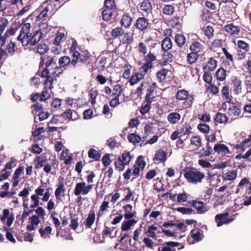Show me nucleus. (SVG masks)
Returning <instances> with one entry per match:
<instances>
[{"instance_id": "f257e3e1", "label": "nucleus", "mask_w": 251, "mask_h": 251, "mask_svg": "<svg viewBox=\"0 0 251 251\" xmlns=\"http://www.w3.org/2000/svg\"><path fill=\"white\" fill-rule=\"evenodd\" d=\"M30 28L31 25L28 23L21 25L20 33L17 39L21 42L24 47L34 46L40 41L42 37V33L40 30L31 33Z\"/></svg>"}, {"instance_id": "f03ea898", "label": "nucleus", "mask_w": 251, "mask_h": 251, "mask_svg": "<svg viewBox=\"0 0 251 251\" xmlns=\"http://www.w3.org/2000/svg\"><path fill=\"white\" fill-rule=\"evenodd\" d=\"M155 45L154 41L151 37L145 40L144 43H142V53L147 54L143 58L145 63L142 65V70L145 73L152 67V62L156 60L154 51Z\"/></svg>"}, {"instance_id": "7ed1b4c3", "label": "nucleus", "mask_w": 251, "mask_h": 251, "mask_svg": "<svg viewBox=\"0 0 251 251\" xmlns=\"http://www.w3.org/2000/svg\"><path fill=\"white\" fill-rule=\"evenodd\" d=\"M60 2V0H46L43 2L36 10L39 13L36 21L44 22L50 19L52 11Z\"/></svg>"}, {"instance_id": "20e7f679", "label": "nucleus", "mask_w": 251, "mask_h": 251, "mask_svg": "<svg viewBox=\"0 0 251 251\" xmlns=\"http://www.w3.org/2000/svg\"><path fill=\"white\" fill-rule=\"evenodd\" d=\"M71 65L76 70H80L84 65L90 63L92 55L89 52L85 50L79 52L74 51L72 54Z\"/></svg>"}, {"instance_id": "39448f33", "label": "nucleus", "mask_w": 251, "mask_h": 251, "mask_svg": "<svg viewBox=\"0 0 251 251\" xmlns=\"http://www.w3.org/2000/svg\"><path fill=\"white\" fill-rule=\"evenodd\" d=\"M183 176L187 181L193 184L201 183L205 178L203 172L193 167H185L182 171Z\"/></svg>"}, {"instance_id": "423d86ee", "label": "nucleus", "mask_w": 251, "mask_h": 251, "mask_svg": "<svg viewBox=\"0 0 251 251\" xmlns=\"http://www.w3.org/2000/svg\"><path fill=\"white\" fill-rule=\"evenodd\" d=\"M141 226H140L138 229H136L134 232V235L133 237V241H131L130 238L127 234H124L120 239V242L121 244H125L127 245V241L130 245L131 250L136 251L141 250V243L138 241L139 233V231H141Z\"/></svg>"}, {"instance_id": "0eeeda50", "label": "nucleus", "mask_w": 251, "mask_h": 251, "mask_svg": "<svg viewBox=\"0 0 251 251\" xmlns=\"http://www.w3.org/2000/svg\"><path fill=\"white\" fill-rule=\"evenodd\" d=\"M176 97L177 100H186L184 104L187 107H190L194 100L193 96L189 95V92L184 89L178 90L176 93Z\"/></svg>"}, {"instance_id": "6e6552de", "label": "nucleus", "mask_w": 251, "mask_h": 251, "mask_svg": "<svg viewBox=\"0 0 251 251\" xmlns=\"http://www.w3.org/2000/svg\"><path fill=\"white\" fill-rule=\"evenodd\" d=\"M16 165L17 160L13 158H11L10 161L6 163L4 168L0 171L2 174L0 175V181L8 179L11 175V172L8 171V170H11L15 168Z\"/></svg>"}, {"instance_id": "1a4fd4ad", "label": "nucleus", "mask_w": 251, "mask_h": 251, "mask_svg": "<svg viewBox=\"0 0 251 251\" xmlns=\"http://www.w3.org/2000/svg\"><path fill=\"white\" fill-rule=\"evenodd\" d=\"M230 85L231 90L235 95H238L242 93V81L239 77L232 76L230 78Z\"/></svg>"}, {"instance_id": "9d476101", "label": "nucleus", "mask_w": 251, "mask_h": 251, "mask_svg": "<svg viewBox=\"0 0 251 251\" xmlns=\"http://www.w3.org/2000/svg\"><path fill=\"white\" fill-rule=\"evenodd\" d=\"M92 189V185L86 186V183L84 181L78 182L75 185L74 193L76 196H79L81 194L84 195L87 194Z\"/></svg>"}, {"instance_id": "9b49d317", "label": "nucleus", "mask_w": 251, "mask_h": 251, "mask_svg": "<svg viewBox=\"0 0 251 251\" xmlns=\"http://www.w3.org/2000/svg\"><path fill=\"white\" fill-rule=\"evenodd\" d=\"M188 203L197 210L198 214H204L208 210V208L206 204L201 201L193 200L188 201Z\"/></svg>"}, {"instance_id": "f8f14e48", "label": "nucleus", "mask_w": 251, "mask_h": 251, "mask_svg": "<svg viewBox=\"0 0 251 251\" xmlns=\"http://www.w3.org/2000/svg\"><path fill=\"white\" fill-rule=\"evenodd\" d=\"M176 128L180 132V136L187 135L188 137L190 134L193 133L192 127L189 123H181L177 126Z\"/></svg>"}, {"instance_id": "ddd939ff", "label": "nucleus", "mask_w": 251, "mask_h": 251, "mask_svg": "<svg viewBox=\"0 0 251 251\" xmlns=\"http://www.w3.org/2000/svg\"><path fill=\"white\" fill-rule=\"evenodd\" d=\"M36 75H39L42 78H46L44 82V87L48 88L50 90H51L53 88L52 84L54 81V78L50 75V72L48 73V74H44V75H43L42 71L40 73L39 70H38L36 73Z\"/></svg>"}, {"instance_id": "4468645a", "label": "nucleus", "mask_w": 251, "mask_h": 251, "mask_svg": "<svg viewBox=\"0 0 251 251\" xmlns=\"http://www.w3.org/2000/svg\"><path fill=\"white\" fill-rule=\"evenodd\" d=\"M204 47L203 45L197 40L192 39L189 50L191 51L201 54L203 52Z\"/></svg>"}, {"instance_id": "2eb2a0df", "label": "nucleus", "mask_w": 251, "mask_h": 251, "mask_svg": "<svg viewBox=\"0 0 251 251\" xmlns=\"http://www.w3.org/2000/svg\"><path fill=\"white\" fill-rule=\"evenodd\" d=\"M57 58L56 56H52L51 59H50V60L45 62V67L42 71L43 75L44 74H48V73L54 68L55 65L57 64Z\"/></svg>"}, {"instance_id": "dca6fc26", "label": "nucleus", "mask_w": 251, "mask_h": 251, "mask_svg": "<svg viewBox=\"0 0 251 251\" xmlns=\"http://www.w3.org/2000/svg\"><path fill=\"white\" fill-rule=\"evenodd\" d=\"M251 142V134L248 136V138H244L243 137L242 140L238 141L237 144L235 145L234 148L236 150H241L242 151H244L245 149L249 147V143Z\"/></svg>"}, {"instance_id": "f3484780", "label": "nucleus", "mask_w": 251, "mask_h": 251, "mask_svg": "<svg viewBox=\"0 0 251 251\" xmlns=\"http://www.w3.org/2000/svg\"><path fill=\"white\" fill-rule=\"evenodd\" d=\"M154 98L152 94H147L145 100L146 103L144 106L142 105V115L149 112L151 108V103L153 101Z\"/></svg>"}, {"instance_id": "a211bd4d", "label": "nucleus", "mask_w": 251, "mask_h": 251, "mask_svg": "<svg viewBox=\"0 0 251 251\" xmlns=\"http://www.w3.org/2000/svg\"><path fill=\"white\" fill-rule=\"evenodd\" d=\"M180 245L178 242L173 241L166 242L163 244L162 247L158 249V251H176L175 249H172V247H178Z\"/></svg>"}, {"instance_id": "6ab92c4d", "label": "nucleus", "mask_w": 251, "mask_h": 251, "mask_svg": "<svg viewBox=\"0 0 251 251\" xmlns=\"http://www.w3.org/2000/svg\"><path fill=\"white\" fill-rule=\"evenodd\" d=\"M29 224L26 226V229L28 231H31L35 229V227L40 223V218L36 215H32L29 219Z\"/></svg>"}, {"instance_id": "aec40b11", "label": "nucleus", "mask_w": 251, "mask_h": 251, "mask_svg": "<svg viewBox=\"0 0 251 251\" xmlns=\"http://www.w3.org/2000/svg\"><path fill=\"white\" fill-rule=\"evenodd\" d=\"M218 65V61L213 57L208 58L207 64L205 66H203V70H207L209 71H213L215 70Z\"/></svg>"}, {"instance_id": "412c9836", "label": "nucleus", "mask_w": 251, "mask_h": 251, "mask_svg": "<svg viewBox=\"0 0 251 251\" xmlns=\"http://www.w3.org/2000/svg\"><path fill=\"white\" fill-rule=\"evenodd\" d=\"M190 234L193 239L197 242L201 240L203 237V230L199 228L192 229Z\"/></svg>"}, {"instance_id": "4be33fe9", "label": "nucleus", "mask_w": 251, "mask_h": 251, "mask_svg": "<svg viewBox=\"0 0 251 251\" xmlns=\"http://www.w3.org/2000/svg\"><path fill=\"white\" fill-rule=\"evenodd\" d=\"M116 229L115 227H109L107 225L106 222L104 223V229L102 231V236L103 238L104 237H110L111 238H113L115 236V234L113 235L112 234L113 231Z\"/></svg>"}, {"instance_id": "5701e85b", "label": "nucleus", "mask_w": 251, "mask_h": 251, "mask_svg": "<svg viewBox=\"0 0 251 251\" xmlns=\"http://www.w3.org/2000/svg\"><path fill=\"white\" fill-rule=\"evenodd\" d=\"M61 116L66 119L72 121H75L78 118V115L76 111L72 110L70 109H67L61 114Z\"/></svg>"}, {"instance_id": "b1692460", "label": "nucleus", "mask_w": 251, "mask_h": 251, "mask_svg": "<svg viewBox=\"0 0 251 251\" xmlns=\"http://www.w3.org/2000/svg\"><path fill=\"white\" fill-rule=\"evenodd\" d=\"M213 150L212 149L210 143L206 142L205 148H202L198 152L200 157L203 156H208L212 153Z\"/></svg>"}, {"instance_id": "393cba45", "label": "nucleus", "mask_w": 251, "mask_h": 251, "mask_svg": "<svg viewBox=\"0 0 251 251\" xmlns=\"http://www.w3.org/2000/svg\"><path fill=\"white\" fill-rule=\"evenodd\" d=\"M222 97L227 103H230L232 100V97L229 94V86H224L222 90Z\"/></svg>"}, {"instance_id": "a878e982", "label": "nucleus", "mask_w": 251, "mask_h": 251, "mask_svg": "<svg viewBox=\"0 0 251 251\" xmlns=\"http://www.w3.org/2000/svg\"><path fill=\"white\" fill-rule=\"evenodd\" d=\"M95 213L94 211H91L88 214L87 218L84 221L85 228H90L94 224L95 221Z\"/></svg>"}, {"instance_id": "bb28decb", "label": "nucleus", "mask_w": 251, "mask_h": 251, "mask_svg": "<svg viewBox=\"0 0 251 251\" xmlns=\"http://www.w3.org/2000/svg\"><path fill=\"white\" fill-rule=\"evenodd\" d=\"M66 191L65 186L63 182H59L58 186L55 191V196L57 201L61 200V196H63Z\"/></svg>"}, {"instance_id": "cd10ccee", "label": "nucleus", "mask_w": 251, "mask_h": 251, "mask_svg": "<svg viewBox=\"0 0 251 251\" xmlns=\"http://www.w3.org/2000/svg\"><path fill=\"white\" fill-rule=\"evenodd\" d=\"M213 150L218 154L224 153L227 154L230 153V151L228 147L223 144H216L215 145Z\"/></svg>"}, {"instance_id": "c85d7f7f", "label": "nucleus", "mask_w": 251, "mask_h": 251, "mask_svg": "<svg viewBox=\"0 0 251 251\" xmlns=\"http://www.w3.org/2000/svg\"><path fill=\"white\" fill-rule=\"evenodd\" d=\"M52 231V227L47 226L44 227L43 226L39 229V232L41 237L43 238H50Z\"/></svg>"}, {"instance_id": "c756f323", "label": "nucleus", "mask_w": 251, "mask_h": 251, "mask_svg": "<svg viewBox=\"0 0 251 251\" xmlns=\"http://www.w3.org/2000/svg\"><path fill=\"white\" fill-rule=\"evenodd\" d=\"M225 30L232 35H237L240 31V28L233 25L230 24L225 26Z\"/></svg>"}, {"instance_id": "7c9ffc66", "label": "nucleus", "mask_w": 251, "mask_h": 251, "mask_svg": "<svg viewBox=\"0 0 251 251\" xmlns=\"http://www.w3.org/2000/svg\"><path fill=\"white\" fill-rule=\"evenodd\" d=\"M125 210L124 215L126 219H130L134 216V212H132V206L130 204H126L123 207Z\"/></svg>"}, {"instance_id": "2f4dec72", "label": "nucleus", "mask_w": 251, "mask_h": 251, "mask_svg": "<svg viewBox=\"0 0 251 251\" xmlns=\"http://www.w3.org/2000/svg\"><path fill=\"white\" fill-rule=\"evenodd\" d=\"M181 119V115L177 112H171L167 116L168 121L172 124H176L178 123Z\"/></svg>"}, {"instance_id": "473e14b6", "label": "nucleus", "mask_w": 251, "mask_h": 251, "mask_svg": "<svg viewBox=\"0 0 251 251\" xmlns=\"http://www.w3.org/2000/svg\"><path fill=\"white\" fill-rule=\"evenodd\" d=\"M167 152L162 149H159L155 152L154 159L159 162H165L166 160Z\"/></svg>"}, {"instance_id": "72a5a7b5", "label": "nucleus", "mask_w": 251, "mask_h": 251, "mask_svg": "<svg viewBox=\"0 0 251 251\" xmlns=\"http://www.w3.org/2000/svg\"><path fill=\"white\" fill-rule=\"evenodd\" d=\"M109 207V202L108 201H104L101 205L100 206V210L97 213V223L100 221V217H101L104 213V212L106 211L107 208Z\"/></svg>"}, {"instance_id": "f704fd0d", "label": "nucleus", "mask_w": 251, "mask_h": 251, "mask_svg": "<svg viewBox=\"0 0 251 251\" xmlns=\"http://www.w3.org/2000/svg\"><path fill=\"white\" fill-rule=\"evenodd\" d=\"M241 109L235 105H232L228 109L227 113L228 115L232 116L235 117H238L241 113Z\"/></svg>"}, {"instance_id": "c9c22d12", "label": "nucleus", "mask_w": 251, "mask_h": 251, "mask_svg": "<svg viewBox=\"0 0 251 251\" xmlns=\"http://www.w3.org/2000/svg\"><path fill=\"white\" fill-rule=\"evenodd\" d=\"M47 160L45 157L43 156H37L34 160V163H36L35 165V168L36 169L44 166L46 164Z\"/></svg>"}, {"instance_id": "e433bc0d", "label": "nucleus", "mask_w": 251, "mask_h": 251, "mask_svg": "<svg viewBox=\"0 0 251 251\" xmlns=\"http://www.w3.org/2000/svg\"><path fill=\"white\" fill-rule=\"evenodd\" d=\"M88 157L95 161H99L100 158V153L94 149H90L88 152Z\"/></svg>"}, {"instance_id": "4c0bfd02", "label": "nucleus", "mask_w": 251, "mask_h": 251, "mask_svg": "<svg viewBox=\"0 0 251 251\" xmlns=\"http://www.w3.org/2000/svg\"><path fill=\"white\" fill-rule=\"evenodd\" d=\"M216 76L219 81L225 80L226 76V71L222 67L218 69L216 72Z\"/></svg>"}, {"instance_id": "58836bf2", "label": "nucleus", "mask_w": 251, "mask_h": 251, "mask_svg": "<svg viewBox=\"0 0 251 251\" xmlns=\"http://www.w3.org/2000/svg\"><path fill=\"white\" fill-rule=\"evenodd\" d=\"M214 120L220 124H226L227 123L228 118L225 114L218 112L215 115Z\"/></svg>"}, {"instance_id": "ea45409f", "label": "nucleus", "mask_w": 251, "mask_h": 251, "mask_svg": "<svg viewBox=\"0 0 251 251\" xmlns=\"http://www.w3.org/2000/svg\"><path fill=\"white\" fill-rule=\"evenodd\" d=\"M137 221L134 219H129L128 221L123 222L121 226L122 230L124 231L128 230Z\"/></svg>"}, {"instance_id": "a19ab883", "label": "nucleus", "mask_w": 251, "mask_h": 251, "mask_svg": "<svg viewBox=\"0 0 251 251\" xmlns=\"http://www.w3.org/2000/svg\"><path fill=\"white\" fill-rule=\"evenodd\" d=\"M162 49L164 51H168L172 47V42L170 38L166 37L161 43Z\"/></svg>"}, {"instance_id": "79ce46f5", "label": "nucleus", "mask_w": 251, "mask_h": 251, "mask_svg": "<svg viewBox=\"0 0 251 251\" xmlns=\"http://www.w3.org/2000/svg\"><path fill=\"white\" fill-rule=\"evenodd\" d=\"M200 54H198L194 52L191 51V52L187 54V62L192 65L194 64L198 59Z\"/></svg>"}, {"instance_id": "37998d69", "label": "nucleus", "mask_w": 251, "mask_h": 251, "mask_svg": "<svg viewBox=\"0 0 251 251\" xmlns=\"http://www.w3.org/2000/svg\"><path fill=\"white\" fill-rule=\"evenodd\" d=\"M48 89L44 87L42 92L39 93L40 101L45 102L51 98V94Z\"/></svg>"}, {"instance_id": "c03bdc74", "label": "nucleus", "mask_w": 251, "mask_h": 251, "mask_svg": "<svg viewBox=\"0 0 251 251\" xmlns=\"http://www.w3.org/2000/svg\"><path fill=\"white\" fill-rule=\"evenodd\" d=\"M168 71V70L163 68L157 72L156 76L160 82H163L165 79Z\"/></svg>"}, {"instance_id": "a18cd8bd", "label": "nucleus", "mask_w": 251, "mask_h": 251, "mask_svg": "<svg viewBox=\"0 0 251 251\" xmlns=\"http://www.w3.org/2000/svg\"><path fill=\"white\" fill-rule=\"evenodd\" d=\"M49 50V48L47 44L46 43H40L37 45L36 52L41 55H44Z\"/></svg>"}, {"instance_id": "49530a36", "label": "nucleus", "mask_w": 251, "mask_h": 251, "mask_svg": "<svg viewBox=\"0 0 251 251\" xmlns=\"http://www.w3.org/2000/svg\"><path fill=\"white\" fill-rule=\"evenodd\" d=\"M132 18L128 14H124L121 19V25L125 27H128L131 23Z\"/></svg>"}, {"instance_id": "de8ad7c7", "label": "nucleus", "mask_w": 251, "mask_h": 251, "mask_svg": "<svg viewBox=\"0 0 251 251\" xmlns=\"http://www.w3.org/2000/svg\"><path fill=\"white\" fill-rule=\"evenodd\" d=\"M122 91L123 85L121 84H116L114 86L110 96L111 97H119Z\"/></svg>"}, {"instance_id": "09e8293b", "label": "nucleus", "mask_w": 251, "mask_h": 251, "mask_svg": "<svg viewBox=\"0 0 251 251\" xmlns=\"http://www.w3.org/2000/svg\"><path fill=\"white\" fill-rule=\"evenodd\" d=\"M212 18V13L208 9L204 8L201 10V18L205 21H208Z\"/></svg>"}, {"instance_id": "8fccbe9b", "label": "nucleus", "mask_w": 251, "mask_h": 251, "mask_svg": "<svg viewBox=\"0 0 251 251\" xmlns=\"http://www.w3.org/2000/svg\"><path fill=\"white\" fill-rule=\"evenodd\" d=\"M175 42L178 47H181L185 44V37L182 34H177L175 36Z\"/></svg>"}, {"instance_id": "3c124183", "label": "nucleus", "mask_w": 251, "mask_h": 251, "mask_svg": "<svg viewBox=\"0 0 251 251\" xmlns=\"http://www.w3.org/2000/svg\"><path fill=\"white\" fill-rule=\"evenodd\" d=\"M204 35L209 39L213 36L214 29L209 25L204 26L202 29Z\"/></svg>"}, {"instance_id": "603ef678", "label": "nucleus", "mask_w": 251, "mask_h": 251, "mask_svg": "<svg viewBox=\"0 0 251 251\" xmlns=\"http://www.w3.org/2000/svg\"><path fill=\"white\" fill-rule=\"evenodd\" d=\"M191 145H195L197 148L201 146L202 140L200 136H192L190 139Z\"/></svg>"}, {"instance_id": "864d4df0", "label": "nucleus", "mask_w": 251, "mask_h": 251, "mask_svg": "<svg viewBox=\"0 0 251 251\" xmlns=\"http://www.w3.org/2000/svg\"><path fill=\"white\" fill-rule=\"evenodd\" d=\"M151 9L152 6L149 0H145L142 2V11H144L147 15L151 12Z\"/></svg>"}, {"instance_id": "5fc2aeb1", "label": "nucleus", "mask_w": 251, "mask_h": 251, "mask_svg": "<svg viewBox=\"0 0 251 251\" xmlns=\"http://www.w3.org/2000/svg\"><path fill=\"white\" fill-rule=\"evenodd\" d=\"M197 128L200 132L207 134L210 131V126L205 123L199 124L197 126Z\"/></svg>"}, {"instance_id": "6e6d98bb", "label": "nucleus", "mask_w": 251, "mask_h": 251, "mask_svg": "<svg viewBox=\"0 0 251 251\" xmlns=\"http://www.w3.org/2000/svg\"><path fill=\"white\" fill-rule=\"evenodd\" d=\"M175 12V7L170 4L165 5L162 10V12L164 14L168 16L172 15Z\"/></svg>"}, {"instance_id": "4d7b16f0", "label": "nucleus", "mask_w": 251, "mask_h": 251, "mask_svg": "<svg viewBox=\"0 0 251 251\" xmlns=\"http://www.w3.org/2000/svg\"><path fill=\"white\" fill-rule=\"evenodd\" d=\"M71 61L70 58L67 56H64L60 57L59 59V64L62 67H65L68 65L70 63L71 64Z\"/></svg>"}, {"instance_id": "13d9d810", "label": "nucleus", "mask_w": 251, "mask_h": 251, "mask_svg": "<svg viewBox=\"0 0 251 251\" xmlns=\"http://www.w3.org/2000/svg\"><path fill=\"white\" fill-rule=\"evenodd\" d=\"M17 50L16 44L11 41L6 46V50L10 56L13 55Z\"/></svg>"}, {"instance_id": "bf43d9fd", "label": "nucleus", "mask_w": 251, "mask_h": 251, "mask_svg": "<svg viewBox=\"0 0 251 251\" xmlns=\"http://www.w3.org/2000/svg\"><path fill=\"white\" fill-rule=\"evenodd\" d=\"M71 216V224L69 226L70 228L72 229L75 230L78 226V218L77 215H74Z\"/></svg>"}, {"instance_id": "052dcab7", "label": "nucleus", "mask_w": 251, "mask_h": 251, "mask_svg": "<svg viewBox=\"0 0 251 251\" xmlns=\"http://www.w3.org/2000/svg\"><path fill=\"white\" fill-rule=\"evenodd\" d=\"M237 45L238 48L243 50L246 52H248L250 50V45L247 43L243 40H238Z\"/></svg>"}, {"instance_id": "680f3d73", "label": "nucleus", "mask_w": 251, "mask_h": 251, "mask_svg": "<svg viewBox=\"0 0 251 251\" xmlns=\"http://www.w3.org/2000/svg\"><path fill=\"white\" fill-rule=\"evenodd\" d=\"M111 35L113 38L121 36L124 34V31L121 27H117L111 31Z\"/></svg>"}, {"instance_id": "e2e57ef3", "label": "nucleus", "mask_w": 251, "mask_h": 251, "mask_svg": "<svg viewBox=\"0 0 251 251\" xmlns=\"http://www.w3.org/2000/svg\"><path fill=\"white\" fill-rule=\"evenodd\" d=\"M177 211L182 214H195V211L191 208H186L184 207H179L176 208Z\"/></svg>"}, {"instance_id": "0e129e2a", "label": "nucleus", "mask_w": 251, "mask_h": 251, "mask_svg": "<svg viewBox=\"0 0 251 251\" xmlns=\"http://www.w3.org/2000/svg\"><path fill=\"white\" fill-rule=\"evenodd\" d=\"M9 54L6 50L2 48H0V64L1 65L4 63V62L8 57Z\"/></svg>"}, {"instance_id": "69168bd1", "label": "nucleus", "mask_w": 251, "mask_h": 251, "mask_svg": "<svg viewBox=\"0 0 251 251\" xmlns=\"http://www.w3.org/2000/svg\"><path fill=\"white\" fill-rule=\"evenodd\" d=\"M114 165L116 169L122 171L125 169L126 165L122 161L121 157L119 156L118 160L114 162Z\"/></svg>"}, {"instance_id": "338daca9", "label": "nucleus", "mask_w": 251, "mask_h": 251, "mask_svg": "<svg viewBox=\"0 0 251 251\" xmlns=\"http://www.w3.org/2000/svg\"><path fill=\"white\" fill-rule=\"evenodd\" d=\"M127 139L128 141L133 143H139L141 140L140 136L135 134V133H130L127 135Z\"/></svg>"}, {"instance_id": "774afa93", "label": "nucleus", "mask_w": 251, "mask_h": 251, "mask_svg": "<svg viewBox=\"0 0 251 251\" xmlns=\"http://www.w3.org/2000/svg\"><path fill=\"white\" fill-rule=\"evenodd\" d=\"M121 159L125 164L126 165H128L131 159V156L129 152L125 151V152L122 154Z\"/></svg>"}]
</instances>
